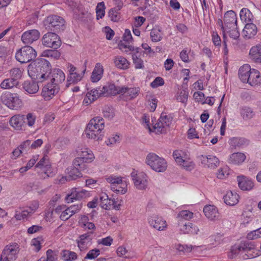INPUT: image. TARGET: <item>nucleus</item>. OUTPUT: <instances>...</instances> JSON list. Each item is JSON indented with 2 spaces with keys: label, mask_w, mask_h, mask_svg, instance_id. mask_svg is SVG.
I'll return each instance as SVG.
<instances>
[{
  "label": "nucleus",
  "mask_w": 261,
  "mask_h": 261,
  "mask_svg": "<svg viewBox=\"0 0 261 261\" xmlns=\"http://www.w3.org/2000/svg\"><path fill=\"white\" fill-rule=\"evenodd\" d=\"M65 74L60 69L49 68L47 79L50 82L45 85L42 90V95L44 98L48 100L57 94L62 85L65 80Z\"/></svg>",
  "instance_id": "nucleus-1"
},
{
  "label": "nucleus",
  "mask_w": 261,
  "mask_h": 261,
  "mask_svg": "<svg viewBox=\"0 0 261 261\" xmlns=\"http://www.w3.org/2000/svg\"><path fill=\"white\" fill-rule=\"evenodd\" d=\"M255 246L252 242L248 241H241L240 243L236 244L231 247L227 256L229 259H233L241 253L245 252L246 257L244 256V259L254 258L259 256V254L258 253H254V252L249 253V252L253 250Z\"/></svg>",
  "instance_id": "nucleus-2"
},
{
  "label": "nucleus",
  "mask_w": 261,
  "mask_h": 261,
  "mask_svg": "<svg viewBox=\"0 0 261 261\" xmlns=\"http://www.w3.org/2000/svg\"><path fill=\"white\" fill-rule=\"evenodd\" d=\"M104 127L105 122L102 117L97 116L93 118L90 121L85 130L87 137L97 141L101 140Z\"/></svg>",
  "instance_id": "nucleus-3"
},
{
  "label": "nucleus",
  "mask_w": 261,
  "mask_h": 261,
  "mask_svg": "<svg viewBox=\"0 0 261 261\" xmlns=\"http://www.w3.org/2000/svg\"><path fill=\"white\" fill-rule=\"evenodd\" d=\"M146 163L158 172H163L167 168V163L164 159L154 153H149L146 156Z\"/></svg>",
  "instance_id": "nucleus-4"
},
{
  "label": "nucleus",
  "mask_w": 261,
  "mask_h": 261,
  "mask_svg": "<svg viewBox=\"0 0 261 261\" xmlns=\"http://www.w3.org/2000/svg\"><path fill=\"white\" fill-rule=\"evenodd\" d=\"M36 55V51L33 47L26 45L16 52L15 58L21 64H24L32 61Z\"/></svg>",
  "instance_id": "nucleus-5"
},
{
  "label": "nucleus",
  "mask_w": 261,
  "mask_h": 261,
  "mask_svg": "<svg viewBox=\"0 0 261 261\" xmlns=\"http://www.w3.org/2000/svg\"><path fill=\"white\" fill-rule=\"evenodd\" d=\"M29 75L32 80L42 82L47 79L49 66H28Z\"/></svg>",
  "instance_id": "nucleus-6"
},
{
  "label": "nucleus",
  "mask_w": 261,
  "mask_h": 261,
  "mask_svg": "<svg viewBox=\"0 0 261 261\" xmlns=\"http://www.w3.org/2000/svg\"><path fill=\"white\" fill-rule=\"evenodd\" d=\"M19 246L14 243L6 246L1 255V261H14L18 257Z\"/></svg>",
  "instance_id": "nucleus-7"
},
{
  "label": "nucleus",
  "mask_w": 261,
  "mask_h": 261,
  "mask_svg": "<svg viewBox=\"0 0 261 261\" xmlns=\"http://www.w3.org/2000/svg\"><path fill=\"white\" fill-rule=\"evenodd\" d=\"M107 181L111 184V189L114 192L124 194L127 192L126 182L122 180L121 177L111 175L106 178Z\"/></svg>",
  "instance_id": "nucleus-8"
},
{
  "label": "nucleus",
  "mask_w": 261,
  "mask_h": 261,
  "mask_svg": "<svg viewBox=\"0 0 261 261\" xmlns=\"http://www.w3.org/2000/svg\"><path fill=\"white\" fill-rule=\"evenodd\" d=\"M86 66H72L67 76L66 86L68 87L71 84H76L81 81L86 70Z\"/></svg>",
  "instance_id": "nucleus-9"
},
{
  "label": "nucleus",
  "mask_w": 261,
  "mask_h": 261,
  "mask_svg": "<svg viewBox=\"0 0 261 261\" xmlns=\"http://www.w3.org/2000/svg\"><path fill=\"white\" fill-rule=\"evenodd\" d=\"M42 57H47L48 59L43 58H38L32 63L34 65H50L51 60L57 59L60 57V53L56 50L47 49L42 52Z\"/></svg>",
  "instance_id": "nucleus-10"
},
{
  "label": "nucleus",
  "mask_w": 261,
  "mask_h": 261,
  "mask_svg": "<svg viewBox=\"0 0 261 261\" xmlns=\"http://www.w3.org/2000/svg\"><path fill=\"white\" fill-rule=\"evenodd\" d=\"M2 100L10 109L17 110L22 106V101L16 93H6L2 97Z\"/></svg>",
  "instance_id": "nucleus-11"
},
{
  "label": "nucleus",
  "mask_w": 261,
  "mask_h": 261,
  "mask_svg": "<svg viewBox=\"0 0 261 261\" xmlns=\"http://www.w3.org/2000/svg\"><path fill=\"white\" fill-rule=\"evenodd\" d=\"M46 21L48 29L57 33L64 30L65 27L64 19L57 15H51L47 17Z\"/></svg>",
  "instance_id": "nucleus-12"
},
{
  "label": "nucleus",
  "mask_w": 261,
  "mask_h": 261,
  "mask_svg": "<svg viewBox=\"0 0 261 261\" xmlns=\"http://www.w3.org/2000/svg\"><path fill=\"white\" fill-rule=\"evenodd\" d=\"M42 43L44 46L57 49L61 45V42L56 32H48L43 35Z\"/></svg>",
  "instance_id": "nucleus-13"
},
{
  "label": "nucleus",
  "mask_w": 261,
  "mask_h": 261,
  "mask_svg": "<svg viewBox=\"0 0 261 261\" xmlns=\"http://www.w3.org/2000/svg\"><path fill=\"white\" fill-rule=\"evenodd\" d=\"M90 196L89 191L80 188H73L70 194L66 197V200L68 203L72 202L74 200H81Z\"/></svg>",
  "instance_id": "nucleus-14"
},
{
  "label": "nucleus",
  "mask_w": 261,
  "mask_h": 261,
  "mask_svg": "<svg viewBox=\"0 0 261 261\" xmlns=\"http://www.w3.org/2000/svg\"><path fill=\"white\" fill-rule=\"evenodd\" d=\"M87 90L88 91L83 100V102L87 105L95 101L99 97L105 96L102 87H99L93 89L88 88Z\"/></svg>",
  "instance_id": "nucleus-15"
},
{
  "label": "nucleus",
  "mask_w": 261,
  "mask_h": 261,
  "mask_svg": "<svg viewBox=\"0 0 261 261\" xmlns=\"http://www.w3.org/2000/svg\"><path fill=\"white\" fill-rule=\"evenodd\" d=\"M134 184L136 188L138 190H144L148 185L147 176L144 172H140L135 174L132 172L131 174Z\"/></svg>",
  "instance_id": "nucleus-16"
},
{
  "label": "nucleus",
  "mask_w": 261,
  "mask_h": 261,
  "mask_svg": "<svg viewBox=\"0 0 261 261\" xmlns=\"http://www.w3.org/2000/svg\"><path fill=\"white\" fill-rule=\"evenodd\" d=\"M171 119L166 115L162 114L156 123L153 126V131L156 133H164L167 127H169Z\"/></svg>",
  "instance_id": "nucleus-17"
},
{
  "label": "nucleus",
  "mask_w": 261,
  "mask_h": 261,
  "mask_svg": "<svg viewBox=\"0 0 261 261\" xmlns=\"http://www.w3.org/2000/svg\"><path fill=\"white\" fill-rule=\"evenodd\" d=\"M93 158V154L89 152L88 149L85 148L82 151L81 156L74 160V164L75 166H80L81 168H87L86 163L91 162Z\"/></svg>",
  "instance_id": "nucleus-18"
},
{
  "label": "nucleus",
  "mask_w": 261,
  "mask_h": 261,
  "mask_svg": "<svg viewBox=\"0 0 261 261\" xmlns=\"http://www.w3.org/2000/svg\"><path fill=\"white\" fill-rule=\"evenodd\" d=\"M92 231L88 232L80 235L77 240V246L81 251H84L88 248L92 244L93 234Z\"/></svg>",
  "instance_id": "nucleus-19"
},
{
  "label": "nucleus",
  "mask_w": 261,
  "mask_h": 261,
  "mask_svg": "<svg viewBox=\"0 0 261 261\" xmlns=\"http://www.w3.org/2000/svg\"><path fill=\"white\" fill-rule=\"evenodd\" d=\"M102 89L105 96L123 94V92L124 91V90H125L124 86H117L113 83H109L105 86H103Z\"/></svg>",
  "instance_id": "nucleus-20"
},
{
  "label": "nucleus",
  "mask_w": 261,
  "mask_h": 261,
  "mask_svg": "<svg viewBox=\"0 0 261 261\" xmlns=\"http://www.w3.org/2000/svg\"><path fill=\"white\" fill-rule=\"evenodd\" d=\"M39 32L35 29L24 32L21 36V40L25 44H31L37 41L40 37Z\"/></svg>",
  "instance_id": "nucleus-21"
},
{
  "label": "nucleus",
  "mask_w": 261,
  "mask_h": 261,
  "mask_svg": "<svg viewBox=\"0 0 261 261\" xmlns=\"http://www.w3.org/2000/svg\"><path fill=\"white\" fill-rule=\"evenodd\" d=\"M35 168H39L42 170L45 175V176H42L44 178L53 176L52 172L50 171L51 165L49 163L47 156H44L36 165Z\"/></svg>",
  "instance_id": "nucleus-22"
},
{
  "label": "nucleus",
  "mask_w": 261,
  "mask_h": 261,
  "mask_svg": "<svg viewBox=\"0 0 261 261\" xmlns=\"http://www.w3.org/2000/svg\"><path fill=\"white\" fill-rule=\"evenodd\" d=\"M148 221L151 227L160 231L164 230L167 226L166 221L162 217L158 216L149 217Z\"/></svg>",
  "instance_id": "nucleus-23"
},
{
  "label": "nucleus",
  "mask_w": 261,
  "mask_h": 261,
  "mask_svg": "<svg viewBox=\"0 0 261 261\" xmlns=\"http://www.w3.org/2000/svg\"><path fill=\"white\" fill-rule=\"evenodd\" d=\"M199 158L202 164L207 166L208 168H215L219 164V159L214 155H201Z\"/></svg>",
  "instance_id": "nucleus-24"
},
{
  "label": "nucleus",
  "mask_w": 261,
  "mask_h": 261,
  "mask_svg": "<svg viewBox=\"0 0 261 261\" xmlns=\"http://www.w3.org/2000/svg\"><path fill=\"white\" fill-rule=\"evenodd\" d=\"M237 180L239 188L244 191H250L253 189L254 183L253 181L244 176H238Z\"/></svg>",
  "instance_id": "nucleus-25"
},
{
  "label": "nucleus",
  "mask_w": 261,
  "mask_h": 261,
  "mask_svg": "<svg viewBox=\"0 0 261 261\" xmlns=\"http://www.w3.org/2000/svg\"><path fill=\"white\" fill-rule=\"evenodd\" d=\"M9 122L13 128L17 130H20L25 124V115H15L10 118Z\"/></svg>",
  "instance_id": "nucleus-26"
},
{
  "label": "nucleus",
  "mask_w": 261,
  "mask_h": 261,
  "mask_svg": "<svg viewBox=\"0 0 261 261\" xmlns=\"http://www.w3.org/2000/svg\"><path fill=\"white\" fill-rule=\"evenodd\" d=\"M203 213L205 216L210 220L217 219L219 217L218 210L213 205H206L203 208Z\"/></svg>",
  "instance_id": "nucleus-27"
},
{
  "label": "nucleus",
  "mask_w": 261,
  "mask_h": 261,
  "mask_svg": "<svg viewBox=\"0 0 261 261\" xmlns=\"http://www.w3.org/2000/svg\"><path fill=\"white\" fill-rule=\"evenodd\" d=\"M87 168H81L80 166H75L74 161L72 166L67 169L68 174V178L71 180H75L82 176L81 171H84Z\"/></svg>",
  "instance_id": "nucleus-28"
},
{
  "label": "nucleus",
  "mask_w": 261,
  "mask_h": 261,
  "mask_svg": "<svg viewBox=\"0 0 261 261\" xmlns=\"http://www.w3.org/2000/svg\"><path fill=\"white\" fill-rule=\"evenodd\" d=\"M250 59L255 63H261V45H256L251 48L249 54Z\"/></svg>",
  "instance_id": "nucleus-29"
},
{
  "label": "nucleus",
  "mask_w": 261,
  "mask_h": 261,
  "mask_svg": "<svg viewBox=\"0 0 261 261\" xmlns=\"http://www.w3.org/2000/svg\"><path fill=\"white\" fill-rule=\"evenodd\" d=\"M180 230L184 233L197 234L199 231L198 227L190 222H181Z\"/></svg>",
  "instance_id": "nucleus-30"
},
{
  "label": "nucleus",
  "mask_w": 261,
  "mask_h": 261,
  "mask_svg": "<svg viewBox=\"0 0 261 261\" xmlns=\"http://www.w3.org/2000/svg\"><path fill=\"white\" fill-rule=\"evenodd\" d=\"M22 88L29 94L36 93L39 90L38 81H25L22 84Z\"/></svg>",
  "instance_id": "nucleus-31"
},
{
  "label": "nucleus",
  "mask_w": 261,
  "mask_h": 261,
  "mask_svg": "<svg viewBox=\"0 0 261 261\" xmlns=\"http://www.w3.org/2000/svg\"><path fill=\"white\" fill-rule=\"evenodd\" d=\"M223 198L227 205L233 206L238 203L239 195L236 192L228 191Z\"/></svg>",
  "instance_id": "nucleus-32"
},
{
  "label": "nucleus",
  "mask_w": 261,
  "mask_h": 261,
  "mask_svg": "<svg viewBox=\"0 0 261 261\" xmlns=\"http://www.w3.org/2000/svg\"><path fill=\"white\" fill-rule=\"evenodd\" d=\"M224 23L227 28L232 26V24H237V15L233 11H228L224 14Z\"/></svg>",
  "instance_id": "nucleus-33"
},
{
  "label": "nucleus",
  "mask_w": 261,
  "mask_h": 261,
  "mask_svg": "<svg viewBox=\"0 0 261 261\" xmlns=\"http://www.w3.org/2000/svg\"><path fill=\"white\" fill-rule=\"evenodd\" d=\"M257 32V29L256 25L251 22L247 23L243 31L244 36L248 39H250L255 36Z\"/></svg>",
  "instance_id": "nucleus-34"
},
{
  "label": "nucleus",
  "mask_w": 261,
  "mask_h": 261,
  "mask_svg": "<svg viewBox=\"0 0 261 261\" xmlns=\"http://www.w3.org/2000/svg\"><path fill=\"white\" fill-rule=\"evenodd\" d=\"M37 207H36L35 209H33L32 207H29L21 212L16 211L15 215V218L17 220H24L25 219H27L29 217H30L34 213Z\"/></svg>",
  "instance_id": "nucleus-35"
},
{
  "label": "nucleus",
  "mask_w": 261,
  "mask_h": 261,
  "mask_svg": "<svg viewBox=\"0 0 261 261\" xmlns=\"http://www.w3.org/2000/svg\"><path fill=\"white\" fill-rule=\"evenodd\" d=\"M261 82V76L258 70L251 69L248 83L251 86H255Z\"/></svg>",
  "instance_id": "nucleus-36"
},
{
  "label": "nucleus",
  "mask_w": 261,
  "mask_h": 261,
  "mask_svg": "<svg viewBox=\"0 0 261 261\" xmlns=\"http://www.w3.org/2000/svg\"><path fill=\"white\" fill-rule=\"evenodd\" d=\"M251 66H240L238 74L239 78L244 83H248L249 79Z\"/></svg>",
  "instance_id": "nucleus-37"
},
{
  "label": "nucleus",
  "mask_w": 261,
  "mask_h": 261,
  "mask_svg": "<svg viewBox=\"0 0 261 261\" xmlns=\"http://www.w3.org/2000/svg\"><path fill=\"white\" fill-rule=\"evenodd\" d=\"M249 141L244 138L233 137L229 141L231 146L234 147H244L249 144Z\"/></svg>",
  "instance_id": "nucleus-38"
},
{
  "label": "nucleus",
  "mask_w": 261,
  "mask_h": 261,
  "mask_svg": "<svg viewBox=\"0 0 261 261\" xmlns=\"http://www.w3.org/2000/svg\"><path fill=\"white\" fill-rule=\"evenodd\" d=\"M189 155L188 152L182 150H175L172 155L177 164L180 162L182 163L181 161L188 159Z\"/></svg>",
  "instance_id": "nucleus-39"
},
{
  "label": "nucleus",
  "mask_w": 261,
  "mask_h": 261,
  "mask_svg": "<svg viewBox=\"0 0 261 261\" xmlns=\"http://www.w3.org/2000/svg\"><path fill=\"white\" fill-rule=\"evenodd\" d=\"M131 43L125 41H121L119 43V47L120 50L125 53H129L136 50L137 53H138L141 50V49L138 47L135 48L130 44Z\"/></svg>",
  "instance_id": "nucleus-40"
},
{
  "label": "nucleus",
  "mask_w": 261,
  "mask_h": 261,
  "mask_svg": "<svg viewBox=\"0 0 261 261\" xmlns=\"http://www.w3.org/2000/svg\"><path fill=\"white\" fill-rule=\"evenodd\" d=\"M224 34L227 33L229 37L233 39H237L240 37V33L238 30L237 24H233L232 26L225 28Z\"/></svg>",
  "instance_id": "nucleus-41"
},
{
  "label": "nucleus",
  "mask_w": 261,
  "mask_h": 261,
  "mask_svg": "<svg viewBox=\"0 0 261 261\" xmlns=\"http://www.w3.org/2000/svg\"><path fill=\"white\" fill-rule=\"evenodd\" d=\"M240 18L242 21L249 23L253 19V16L250 11L246 8L241 9L240 12Z\"/></svg>",
  "instance_id": "nucleus-42"
},
{
  "label": "nucleus",
  "mask_w": 261,
  "mask_h": 261,
  "mask_svg": "<svg viewBox=\"0 0 261 261\" xmlns=\"http://www.w3.org/2000/svg\"><path fill=\"white\" fill-rule=\"evenodd\" d=\"M245 159L246 156L243 153H233L230 156L229 162L233 164H240L243 163Z\"/></svg>",
  "instance_id": "nucleus-43"
},
{
  "label": "nucleus",
  "mask_w": 261,
  "mask_h": 261,
  "mask_svg": "<svg viewBox=\"0 0 261 261\" xmlns=\"http://www.w3.org/2000/svg\"><path fill=\"white\" fill-rule=\"evenodd\" d=\"M102 67L95 66L91 76L92 82H97L101 79L103 72V69Z\"/></svg>",
  "instance_id": "nucleus-44"
},
{
  "label": "nucleus",
  "mask_w": 261,
  "mask_h": 261,
  "mask_svg": "<svg viewBox=\"0 0 261 261\" xmlns=\"http://www.w3.org/2000/svg\"><path fill=\"white\" fill-rule=\"evenodd\" d=\"M61 258L65 261L75 260L77 258L75 252L68 250H63L61 252Z\"/></svg>",
  "instance_id": "nucleus-45"
},
{
  "label": "nucleus",
  "mask_w": 261,
  "mask_h": 261,
  "mask_svg": "<svg viewBox=\"0 0 261 261\" xmlns=\"http://www.w3.org/2000/svg\"><path fill=\"white\" fill-rule=\"evenodd\" d=\"M240 114L243 119L248 120L253 117L254 113L252 109L248 107L244 106L240 108Z\"/></svg>",
  "instance_id": "nucleus-46"
},
{
  "label": "nucleus",
  "mask_w": 261,
  "mask_h": 261,
  "mask_svg": "<svg viewBox=\"0 0 261 261\" xmlns=\"http://www.w3.org/2000/svg\"><path fill=\"white\" fill-rule=\"evenodd\" d=\"M193 54V51L187 48L184 49L180 53V58L183 62L188 63L192 60Z\"/></svg>",
  "instance_id": "nucleus-47"
},
{
  "label": "nucleus",
  "mask_w": 261,
  "mask_h": 261,
  "mask_svg": "<svg viewBox=\"0 0 261 261\" xmlns=\"http://www.w3.org/2000/svg\"><path fill=\"white\" fill-rule=\"evenodd\" d=\"M103 117L109 120H112L115 115V109L111 106H106L102 109Z\"/></svg>",
  "instance_id": "nucleus-48"
},
{
  "label": "nucleus",
  "mask_w": 261,
  "mask_h": 261,
  "mask_svg": "<svg viewBox=\"0 0 261 261\" xmlns=\"http://www.w3.org/2000/svg\"><path fill=\"white\" fill-rule=\"evenodd\" d=\"M18 84V81H16L12 77L6 79L1 84V87L4 89H10L17 86Z\"/></svg>",
  "instance_id": "nucleus-49"
},
{
  "label": "nucleus",
  "mask_w": 261,
  "mask_h": 261,
  "mask_svg": "<svg viewBox=\"0 0 261 261\" xmlns=\"http://www.w3.org/2000/svg\"><path fill=\"white\" fill-rule=\"evenodd\" d=\"M118 199H116L109 198L107 202L105 203L106 206L105 209L110 210L111 208H114L116 210H119L120 208L121 204L120 202L118 203Z\"/></svg>",
  "instance_id": "nucleus-50"
},
{
  "label": "nucleus",
  "mask_w": 261,
  "mask_h": 261,
  "mask_svg": "<svg viewBox=\"0 0 261 261\" xmlns=\"http://www.w3.org/2000/svg\"><path fill=\"white\" fill-rule=\"evenodd\" d=\"M105 5L104 2L99 3L96 8L97 19L102 18L105 14Z\"/></svg>",
  "instance_id": "nucleus-51"
},
{
  "label": "nucleus",
  "mask_w": 261,
  "mask_h": 261,
  "mask_svg": "<svg viewBox=\"0 0 261 261\" xmlns=\"http://www.w3.org/2000/svg\"><path fill=\"white\" fill-rule=\"evenodd\" d=\"M181 162L178 163L177 165L181 166L184 169L187 170H191L194 168V163L190 158L183 160Z\"/></svg>",
  "instance_id": "nucleus-52"
},
{
  "label": "nucleus",
  "mask_w": 261,
  "mask_h": 261,
  "mask_svg": "<svg viewBox=\"0 0 261 261\" xmlns=\"http://www.w3.org/2000/svg\"><path fill=\"white\" fill-rule=\"evenodd\" d=\"M150 34L151 39L153 42H158L162 39V33L159 29H152Z\"/></svg>",
  "instance_id": "nucleus-53"
},
{
  "label": "nucleus",
  "mask_w": 261,
  "mask_h": 261,
  "mask_svg": "<svg viewBox=\"0 0 261 261\" xmlns=\"http://www.w3.org/2000/svg\"><path fill=\"white\" fill-rule=\"evenodd\" d=\"M22 72L23 69L20 68H14L10 70L11 77L16 81L21 77Z\"/></svg>",
  "instance_id": "nucleus-54"
},
{
  "label": "nucleus",
  "mask_w": 261,
  "mask_h": 261,
  "mask_svg": "<svg viewBox=\"0 0 261 261\" xmlns=\"http://www.w3.org/2000/svg\"><path fill=\"white\" fill-rule=\"evenodd\" d=\"M124 88L125 90H124V92H123V94L124 93H126L128 95L130 96L131 98H133L135 97H136L140 91V89L139 88H128L124 86Z\"/></svg>",
  "instance_id": "nucleus-55"
},
{
  "label": "nucleus",
  "mask_w": 261,
  "mask_h": 261,
  "mask_svg": "<svg viewBox=\"0 0 261 261\" xmlns=\"http://www.w3.org/2000/svg\"><path fill=\"white\" fill-rule=\"evenodd\" d=\"M43 241L42 237H38L32 240L31 244L35 247L34 250L35 252H38L41 249V242Z\"/></svg>",
  "instance_id": "nucleus-56"
},
{
  "label": "nucleus",
  "mask_w": 261,
  "mask_h": 261,
  "mask_svg": "<svg viewBox=\"0 0 261 261\" xmlns=\"http://www.w3.org/2000/svg\"><path fill=\"white\" fill-rule=\"evenodd\" d=\"M31 143V142L30 140H27L19 145V147L22 150V152H23L24 154H27L30 152V150L32 149Z\"/></svg>",
  "instance_id": "nucleus-57"
},
{
  "label": "nucleus",
  "mask_w": 261,
  "mask_h": 261,
  "mask_svg": "<svg viewBox=\"0 0 261 261\" xmlns=\"http://www.w3.org/2000/svg\"><path fill=\"white\" fill-rule=\"evenodd\" d=\"M100 254V250L98 249L90 250L85 257V259H93L96 258Z\"/></svg>",
  "instance_id": "nucleus-58"
},
{
  "label": "nucleus",
  "mask_w": 261,
  "mask_h": 261,
  "mask_svg": "<svg viewBox=\"0 0 261 261\" xmlns=\"http://www.w3.org/2000/svg\"><path fill=\"white\" fill-rule=\"evenodd\" d=\"M46 254V257H45V261H57V254L51 249H48Z\"/></svg>",
  "instance_id": "nucleus-59"
},
{
  "label": "nucleus",
  "mask_w": 261,
  "mask_h": 261,
  "mask_svg": "<svg viewBox=\"0 0 261 261\" xmlns=\"http://www.w3.org/2000/svg\"><path fill=\"white\" fill-rule=\"evenodd\" d=\"M36 119V117L32 113H29L25 116V123L29 126H32L34 125Z\"/></svg>",
  "instance_id": "nucleus-60"
},
{
  "label": "nucleus",
  "mask_w": 261,
  "mask_h": 261,
  "mask_svg": "<svg viewBox=\"0 0 261 261\" xmlns=\"http://www.w3.org/2000/svg\"><path fill=\"white\" fill-rule=\"evenodd\" d=\"M82 204L80 203L76 205H71L70 207L67 208V211L71 213V216L77 213L82 208Z\"/></svg>",
  "instance_id": "nucleus-61"
},
{
  "label": "nucleus",
  "mask_w": 261,
  "mask_h": 261,
  "mask_svg": "<svg viewBox=\"0 0 261 261\" xmlns=\"http://www.w3.org/2000/svg\"><path fill=\"white\" fill-rule=\"evenodd\" d=\"M36 163V160L32 159L30 160L25 166L22 167L19 169V172L21 173H24L33 167Z\"/></svg>",
  "instance_id": "nucleus-62"
},
{
  "label": "nucleus",
  "mask_w": 261,
  "mask_h": 261,
  "mask_svg": "<svg viewBox=\"0 0 261 261\" xmlns=\"http://www.w3.org/2000/svg\"><path fill=\"white\" fill-rule=\"evenodd\" d=\"M164 84V81L161 77H156L152 82L151 83L150 86L152 88H155L159 86H162Z\"/></svg>",
  "instance_id": "nucleus-63"
},
{
  "label": "nucleus",
  "mask_w": 261,
  "mask_h": 261,
  "mask_svg": "<svg viewBox=\"0 0 261 261\" xmlns=\"http://www.w3.org/2000/svg\"><path fill=\"white\" fill-rule=\"evenodd\" d=\"M193 213L187 210L182 211L178 214L179 217L186 220L191 219L193 217Z\"/></svg>",
  "instance_id": "nucleus-64"
}]
</instances>
